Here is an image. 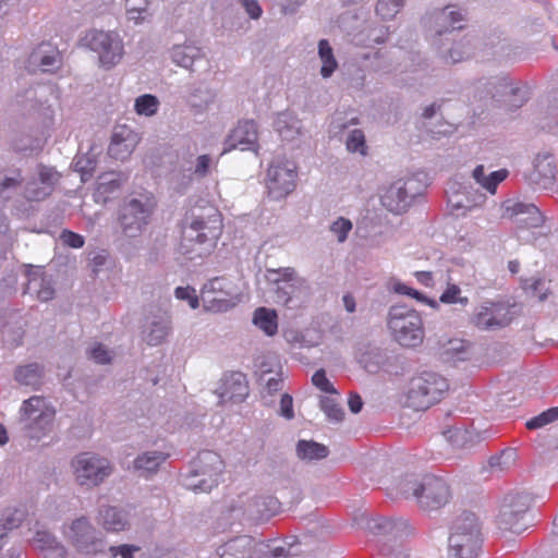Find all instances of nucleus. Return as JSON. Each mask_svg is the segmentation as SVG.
Listing matches in <instances>:
<instances>
[{"label": "nucleus", "mask_w": 558, "mask_h": 558, "mask_svg": "<svg viewBox=\"0 0 558 558\" xmlns=\"http://www.w3.org/2000/svg\"><path fill=\"white\" fill-rule=\"evenodd\" d=\"M39 177L43 182H48V181H50V179L52 177V172L50 169L44 168L40 170Z\"/></svg>", "instance_id": "64"}, {"label": "nucleus", "mask_w": 558, "mask_h": 558, "mask_svg": "<svg viewBox=\"0 0 558 558\" xmlns=\"http://www.w3.org/2000/svg\"><path fill=\"white\" fill-rule=\"evenodd\" d=\"M447 379L433 372H424L411 380L408 405L416 411L426 410L438 402L448 391Z\"/></svg>", "instance_id": "7"}, {"label": "nucleus", "mask_w": 558, "mask_h": 558, "mask_svg": "<svg viewBox=\"0 0 558 558\" xmlns=\"http://www.w3.org/2000/svg\"><path fill=\"white\" fill-rule=\"evenodd\" d=\"M231 148L241 150H254L258 148V130L253 120H245L238 123L229 136Z\"/></svg>", "instance_id": "17"}, {"label": "nucleus", "mask_w": 558, "mask_h": 558, "mask_svg": "<svg viewBox=\"0 0 558 558\" xmlns=\"http://www.w3.org/2000/svg\"><path fill=\"white\" fill-rule=\"evenodd\" d=\"M24 518V512L20 509H5L0 513V549L2 541L7 536L8 531L17 527Z\"/></svg>", "instance_id": "29"}, {"label": "nucleus", "mask_w": 558, "mask_h": 558, "mask_svg": "<svg viewBox=\"0 0 558 558\" xmlns=\"http://www.w3.org/2000/svg\"><path fill=\"white\" fill-rule=\"evenodd\" d=\"M461 289L457 284H448L446 290L440 295L439 300L445 304H454L459 303L465 306L469 303V299L466 296H460Z\"/></svg>", "instance_id": "38"}, {"label": "nucleus", "mask_w": 558, "mask_h": 558, "mask_svg": "<svg viewBox=\"0 0 558 558\" xmlns=\"http://www.w3.org/2000/svg\"><path fill=\"white\" fill-rule=\"evenodd\" d=\"M32 63H38L44 72L51 71L60 62L59 51L50 44H40L29 56Z\"/></svg>", "instance_id": "20"}, {"label": "nucleus", "mask_w": 558, "mask_h": 558, "mask_svg": "<svg viewBox=\"0 0 558 558\" xmlns=\"http://www.w3.org/2000/svg\"><path fill=\"white\" fill-rule=\"evenodd\" d=\"M399 489L405 498H414L418 507L427 511L442 508L452 497L448 483L435 475L402 480Z\"/></svg>", "instance_id": "2"}, {"label": "nucleus", "mask_w": 558, "mask_h": 558, "mask_svg": "<svg viewBox=\"0 0 558 558\" xmlns=\"http://www.w3.org/2000/svg\"><path fill=\"white\" fill-rule=\"evenodd\" d=\"M343 304L349 313H353L355 311V300L351 294H345L343 296Z\"/></svg>", "instance_id": "59"}, {"label": "nucleus", "mask_w": 558, "mask_h": 558, "mask_svg": "<svg viewBox=\"0 0 558 558\" xmlns=\"http://www.w3.org/2000/svg\"><path fill=\"white\" fill-rule=\"evenodd\" d=\"M499 86L502 87L504 89L509 88V96L511 98H513V99L507 100V108L509 110L520 108L524 104L525 97L522 94L520 88L509 87L506 78L500 81Z\"/></svg>", "instance_id": "42"}, {"label": "nucleus", "mask_w": 558, "mask_h": 558, "mask_svg": "<svg viewBox=\"0 0 558 558\" xmlns=\"http://www.w3.org/2000/svg\"><path fill=\"white\" fill-rule=\"evenodd\" d=\"M352 230V222L343 217H339L331 226L330 231L337 236L338 242L342 243L347 240L349 232Z\"/></svg>", "instance_id": "40"}, {"label": "nucleus", "mask_w": 558, "mask_h": 558, "mask_svg": "<svg viewBox=\"0 0 558 558\" xmlns=\"http://www.w3.org/2000/svg\"><path fill=\"white\" fill-rule=\"evenodd\" d=\"M167 454L158 451L146 452L136 458V460L134 461V466L136 470L154 473L158 470V468L167 459Z\"/></svg>", "instance_id": "30"}, {"label": "nucleus", "mask_w": 558, "mask_h": 558, "mask_svg": "<svg viewBox=\"0 0 558 558\" xmlns=\"http://www.w3.org/2000/svg\"><path fill=\"white\" fill-rule=\"evenodd\" d=\"M159 100L156 96L145 94L136 98L134 109L140 116L151 117L157 113Z\"/></svg>", "instance_id": "32"}, {"label": "nucleus", "mask_w": 558, "mask_h": 558, "mask_svg": "<svg viewBox=\"0 0 558 558\" xmlns=\"http://www.w3.org/2000/svg\"><path fill=\"white\" fill-rule=\"evenodd\" d=\"M172 58L175 63L186 69H192L195 62L203 60L197 47L186 45L174 47Z\"/></svg>", "instance_id": "24"}, {"label": "nucleus", "mask_w": 558, "mask_h": 558, "mask_svg": "<svg viewBox=\"0 0 558 558\" xmlns=\"http://www.w3.org/2000/svg\"><path fill=\"white\" fill-rule=\"evenodd\" d=\"M514 461V452L512 450H504L498 456H493L489 459V465L497 471H504Z\"/></svg>", "instance_id": "41"}, {"label": "nucleus", "mask_w": 558, "mask_h": 558, "mask_svg": "<svg viewBox=\"0 0 558 558\" xmlns=\"http://www.w3.org/2000/svg\"><path fill=\"white\" fill-rule=\"evenodd\" d=\"M556 165L551 155L537 156L533 170L529 174L530 181L541 189H551L555 183Z\"/></svg>", "instance_id": "18"}, {"label": "nucleus", "mask_w": 558, "mask_h": 558, "mask_svg": "<svg viewBox=\"0 0 558 558\" xmlns=\"http://www.w3.org/2000/svg\"><path fill=\"white\" fill-rule=\"evenodd\" d=\"M174 294L177 299L187 301L190 306L194 310L199 306V299L196 295L195 289L192 287H178Z\"/></svg>", "instance_id": "45"}, {"label": "nucleus", "mask_w": 558, "mask_h": 558, "mask_svg": "<svg viewBox=\"0 0 558 558\" xmlns=\"http://www.w3.org/2000/svg\"><path fill=\"white\" fill-rule=\"evenodd\" d=\"M136 138L133 131L126 126L116 129L108 147V155L117 160L126 159L135 148Z\"/></svg>", "instance_id": "19"}, {"label": "nucleus", "mask_w": 558, "mask_h": 558, "mask_svg": "<svg viewBox=\"0 0 558 558\" xmlns=\"http://www.w3.org/2000/svg\"><path fill=\"white\" fill-rule=\"evenodd\" d=\"M90 359L96 363L106 364L111 361L110 352L101 343L96 344L90 351Z\"/></svg>", "instance_id": "48"}, {"label": "nucleus", "mask_w": 558, "mask_h": 558, "mask_svg": "<svg viewBox=\"0 0 558 558\" xmlns=\"http://www.w3.org/2000/svg\"><path fill=\"white\" fill-rule=\"evenodd\" d=\"M387 326L392 339L401 347L416 348L424 341L425 330L421 315L405 305L390 308Z\"/></svg>", "instance_id": "3"}, {"label": "nucleus", "mask_w": 558, "mask_h": 558, "mask_svg": "<svg viewBox=\"0 0 558 558\" xmlns=\"http://www.w3.org/2000/svg\"><path fill=\"white\" fill-rule=\"evenodd\" d=\"M483 543L482 522L472 511H462L451 522L448 553L452 558H476Z\"/></svg>", "instance_id": "1"}, {"label": "nucleus", "mask_w": 558, "mask_h": 558, "mask_svg": "<svg viewBox=\"0 0 558 558\" xmlns=\"http://www.w3.org/2000/svg\"><path fill=\"white\" fill-rule=\"evenodd\" d=\"M155 198L151 194H140L125 202L119 211V223L124 235L137 236L149 223L154 209Z\"/></svg>", "instance_id": "8"}, {"label": "nucleus", "mask_w": 558, "mask_h": 558, "mask_svg": "<svg viewBox=\"0 0 558 558\" xmlns=\"http://www.w3.org/2000/svg\"><path fill=\"white\" fill-rule=\"evenodd\" d=\"M56 411L46 399L33 396L25 400L20 410V420L29 439L40 440L53 427Z\"/></svg>", "instance_id": "6"}, {"label": "nucleus", "mask_w": 558, "mask_h": 558, "mask_svg": "<svg viewBox=\"0 0 558 558\" xmlns=\"http://www.w3.org/2000/svg\"><path fill=\"white\" fill-rule=\"evenodd\" d=\"M120 184L118 181L112 180L109 183H101L98 187L99 191H102L104 193L111 192L114 189H119Z\"/></svg>", "instance_id": "60"}, {"label": "nucleus", "mask_w": 558, "mask_h": 558, "mask_svg": "<svg viewBox=\"0 0 558 558\" xmlns=\"http://www.w3.org/2000/svg\"><path fill=\"white\" fill-rule=\"evenodd\" d=\"M83 45L98 53L99 63L106 69L118 64L124 53L123 43L114 32L90 29L82 38Z\"/></svg>", "instance_id": "10"}, {"label": "nucleus", "mask_w": 558, "mask_h": 558, "mask_svg": "<svg viewBox=\"0 0 558 558\" xmlns=\"http://www.w3.org/2000/svg\"><path fill=\"white\" fill-rule=\"evenodd\" d=\"M395 291L400 293V294H404V295H409V296H412L413 299H416L418 301H423L424 300V296L416 290L405 286V284H402V283H398L396 284L395 287Z\"/></svg>", "instance_id": "55"}, {"label": "nucleus", "mask_w": 558, "mask_h": 558, "mask_svg": "<svg viewBox=\"0 0 558 558\" xmlns=\"http://www.w3.org/2000/svg\"><path fill=\"white\" fill-rule=\"evenodd\" d=\"M298 172L293 163L271 165L267 171V189L269 195L280 199L294 191Z\"/></svg>", "instance_id": "14"}, {"label": "nucleus", "mask_w": 558, "mask_h": 558, "mask_svg": "<svg viewBox=\"0 0 558 558\" xmlns=\"http://www.w3.org/2000/svg\"><path fill=\"white\" fill-rule=\"evenodd\" d=\"M280 414L287 420H291L294 416L293 412V399L290 395L284 393L280 399Z\"/></svg>", "instance_id": "49"}, {"label": "nucleus", "mask_w": 558, "mask_h": 558, "mask_svg": "<svg viewBox=\"0 0 558 558\" xmlns=\"http://www.w3.org/2000/svg\"><path fill=\"white\" fill-rule=\"evenodd\" d=\"M100 523L107 531L120 532L128 525L126 515L114 507H105L99 512Z\"/></svg>", "instance_id": "23"}, {"label": "nucleus", "mask_w": 558, "mask_h": 558, "mask_svg": "<svg viewBox=\"0 0 558 558\" xmlns=\"http://www.w3.org/2000/svg\"><path fill=\"white\" fill-rule=\"evenodd\" d=\"M73 473L81 486L99 485L111 473L109 461L96 454L83 452L72 461Z\"/></svg>", "instance_id": "11"}, {"label": "nucleus", "mask_w": 558, "mask_h": 558, "mask_svg": "<svg viewBox=\"0 0 558 558\" xmlns=\"http://www.w3.org/2000/svg\"><path fill=\"white\" fill-rule=\"evenodd\" d=\"M109 550L113 557L121 555L122 558H133V553L140 550V547L134 545H121L118 547L111 546Z\"/></svg>", "instance_id": "51"}, {"label": "nucleus", "mask_w": 558, "mask_h": 558, "mask_svg": "<svg viewBox=\"0 0 558 558\" xmlns=\"http://www.w3.org/2000/svg\"><path fill=\"white\" fill-rule=\"evenodd\" d=\"M444 11L447 14L448 23L453 29L463 28V26L460 24L465 20L466 15L463 9L457 5H447Z\"/></svg>", "instance_id": "43"}, {"label": "nucleus", "mask_w": 558, "mask_h": 558, "mask_svg": "<svg viewBox=\"0 0 558 558\" xmlns=\"http://www.w3.org/2000/svg\"><path fill=\"white\" fill-rule=\"evenodd\" d=\"M403 5V0H378L376 13L384 20L392 19Z\"/></svg>", "instance_id": "34"}, {"label": "nucleus", "mask_w": 558, "mask_h": 558, "mask_svg": "<svg viewBox=\"0 0 558 558\" xmlns=\"http://www.w3.org/2000/svg\"><path fill=\"white\" fill-rule=\"evenodd\" d=\"M242 4L252 19H258L262 15V8L256 0H242Z\"/></svg>", "instance_id": "53"}, {"label": "nucleus", "mask_w": 558, "mask_h": 558, "mask_svg": "<svg viewBox=\"0 0 558 558\" xmlns=\"http://www.w3.org/2000/svg\"><path fill=\"white\" fill-rule=\"evenodd\" d=\"M168 332L169 328L167 325L161 323L154 324L151 330L146 337L147 343L150 345H157L161 343L168 336Z\"/></svg>", "instance_id": "44"}, {"label": "nucleus", "mask_w": 558, "mask_h": 558, "mask_svg": "<svg viewBox=\"0 0 558 558\" xmlns=\"http://www.w3.org/2000/svg\"><path fill=\"white\" fill-rule=\"evenodd\" d=\"M348 404L352 413H359L363 407L361 396L357 393H350Z\"/></svg>", "instance_id": "56"}, {"label": "nucleus", "mask_w": 558, "mask_h": 558, "mask_svg": "<svg viewBox=\"0 0 558 558\" xmlns=\"http://www.w3.org/2000/svg\"><path fill=\"white\" fill-rule=\"evenodd\" d=\"M65 536L78 553L95 555L104 550V541L96 536L95 529L84 517L72 522Z\"/></svg>", "instance_id": "12"}, {"label": "nucleus", "mask_w": 558, "mask_h": 558, "mask_svg": "<svg viewBox=\"0 0 558 558\" xmlns=\"http://www.w3.org/2000/svg\"><path fill=\"white\" fill-rule=\"evenodd\" d=\"M438 107L435 105V104H432L429 106H427L424 111H423V117L425 119H429L432 117H434V114L436 113Z\"/></svg>", "instance_id": "63"}, {"label": "nucleus", "mask_w": 558, "mask_h": 558, "mask_svg": "<svg viewBox=\"0 0 558 558\" xmlns=\"http://www.w3.org/2000/svg\"><path fill=\"white\" fill-rule=\"evenodd\" d=\"M60 239L62 240L63 244L73 248H81L85 243L83 235L71 230H63L60 234Z\"/></svg>", "instance_id": "46"}, {"label": "nucleus", "mask_w": 558, "mask_h": 558, "mask_svg": "<svg viewBox=\"0 0 558 558\" xmlns=\"http://www.w3.org/2000/svg\"><path fill=\"white\" fill-rule=\"evenodd\" d=\"M43 375V369L37 363L20 366L15 371V379L27 386L38 385Z\"/></svg>", "instance_id": "31"}, {"label": "nucleus", "mask_w": 558, "mask_h": 558, "mask_svg": "<svg viewBox=\"0 0 558 558\" xmlns=\"http://www.w3.org/2000/svg\"><path fill=\"white\" fill-rule=\"evenodd\" d=\"M222 231V216L209 203L196 205L191 210L190 223L183 230V238L197 244L216 241Z\"/></svg>", "instance_id": "4"}, {"label": "nucleus", "mask_w": 558, "mask_h": 558, "mask_svg": "<svg viewBox=\"0 0 558 558\" xmlns=\"http://www.w3.org/2000/svg\"><path fill=\"white\" fill-rule=\"evenodd\" d=\"M312 383L324 392H336L324 369H318L314 373Z\"/></svg>", "instance_id": "47"}, {"label": "nucleus", "mask_w": 558, "mask_h": 558, "mask_svg": "<svg viewBox=\"0 0 558 558\" xmlns=\"http://www.w3.org/2000/svg\"><path fill=\"white\" fill-rule=\"evenodd\" d=\"M381 204L390 211L400 214L408 206V194L402 186H390L381 196Z\"/></svg>", "instance_id": "22"}, {"label": "nucleus", "mask_w": 558, "mask_h": 558, "mask_svg": "<svg viewBox=\"0 0 558 558\" xmlns=\"http://www.w3.org/2000/svg\"><path fill=\"white\" fill-rule=\"evenodd\" d=\"M347 148L351 153H360L366 155L367 146L365 143V135L361 130H353L347 140Z\"/></svg>", "instance_id": "35"}, {"label": "nucleus", "mask_w": 558, "mask_h": 558, "mask_svg": "<svg viewBox=\"0 0 558 558\" xmlns=\"http://www.w3.org/2000/svg\"><path fill=\"white\" fill-rule=\"evenodd\" d=\"M529 507V498L523 494L511 493L504 496L496 515L498 529L517 534L525 531L527 527L525 515Z\"/></svg>", "instance_id": "9"}, {"label": "nucleus", "mask_w": 558, "mask_h": 558, "mask_svg": "<svg viewBox=\"0 0 558 558\" xmlns=\"http://www.w3.org/2000/svg\"><path fill=\"white\" fill-rule=\"evenodd\" d=\"M469 54L470 48L462 43L456 45L449 51V58L452 63L462 61L465 58V56L468 57Z\"/></svg>", "instance_id": "50"}, {"label": "nucleus", "mask_w": 558, "mask_h": 558, "mask_svg": "<svg viewBox=\"0 0 558 558\" xmlns=\"http://www.w3.org/2000/svg\"><path fill=\"white\" fill-rule=\"evenodd\" d=\"M484 166H477L472 173L473 179L480 184L484 190L489 192L490 194H495L497 191V186L507 179L508 170L500 169L497 171H493L488 175H485Z\"/></svg>", "instance_id": "21"}, {"label": "nucleus", "mask_w": 558, "mask_h": 558, "mask_svg": "<svg viewBox=\"0 0 558 558\" xmlns=\"http://www.w3.org/2000/svg\"><path fill=\"white\" fill-rule=\"evenodd\" d=\"M193 465L195 475L207 476L199 481L197 488L205 492L218 485L223 471V461L218 453L210 450L202 451L197 454Z\"/></svg>", "instance_id": "15"}, {"label": "nucleus", "mask_w": 558, "mask_h": 558, "mask_svg": "<svg viewBox=\"0 0 558 558\" xmlns=\"http://www.w3.org/2000/svg\"><path fill=\"white\" fill-rule=\"evenodd\" d=\"M318 56L322 61L320 74L324 78L330 77L338 68L332 48L327 39L318 41Z\"/></svg>", "instance_id": "25"}, {"label": "nucleus", "mask_w": 558, "mask_h": 558, "mask_svg": "<svg viewBox=\"0 0 558 558\" xmlns=\"http://www.w3.org/2000/svg\"><path fill=\"white\" fill-rule=\"evenodd\" d=\"M299 458L303 460H319L328 456V448L313 440H300L296 446Z\"/></svg>", "instance_id": "28"}, {"label": "nucleus", "mask_w": 558, "mask_h": 558, "mask_svg": "<svg viewBox=\"0 0 558 558\" xmlns=\"http://www.w3.org/2000/svg\"><path fill=\"white\" fill-rule=\"evenodd\" d=\"M320 408L330 421L339 423L344 417V412L342 408L333 399H322Z\"/></svg>", "instance_id": "37"}, {"label": "nucleus", "mask_w": 558, "mask_h": 558, "mask_svg": "<svg viewBox=\"0 0 558 558\" xmlns=\"http://www.w3.org/2000/svg\"><path fill=\"white\" fill-rule=\"evenodd\" d=\"M471 322L483 330L504 328L512 322L511 306L501 302H485L476 308Z\"/></svg>", "instance_id": "13"}, {"label": "nucleus", "mask_w": 558, "mask_h": 558, "mask_svg": "<svg viewBox=\"0 0 558 558\" xmlns=\"http://www.w3.org/2000/svg\"><path fill=\"white\" fill-rule=\"evenodd\" d=\"M505 216L513 219L520 228H539L545 222L541 210L531 203L511 202L505 207Z\"/></svg>", "instance_id": "16"}, {"label": "nucleus", "mask_w": 558, "mask_h": 558, "mask_svg": "<svg viewBox=\"0 0 558 558\" xmlns=\"http://www.w3.org/2000/svg\"><path fill=\"white\" fill-rule=\"evenodd\" d=\"M148 1L147 0H125V10L130 20L135 23L144 20L142 14L146 12Z\"/></svg>", "instance_id": "39"}, {"label": "nucleus", "mask_w": 558, "mask_h": 558, "mask_svg": "<svg viewBox=\"0 0 558 558\" xmlns=\"http://www.w3.org/2000/svg\"><path fill=\"white\" fill-rule=\"evenodd\" d=\"M281 383H282V380L278 379V378L268 379L267 388H268L269 392L279 390L281 387Z\"/></svg>", "instance_id": "62"}, {"label": "nucleus", "mask_w": 558, "mask_h": 558, "mask_svg": "<svg viewBox=\"0 0 558 558\" xmlns=\"http://www.w3.org/2000/svg\"><path fill=\"white\" fill-rule=\"evenodd\" d=\"M210 157L208 155H202L197 158L195 166V174L198 177H205L208 173L210 167Z\"/></svg>", "instance_id": "52"}, {"label": "nucleus", "mask_w": 558, "mask_h": 558, "mask_svg": "<svg viewBox=\"0 0 558 558\" xmlns=\"http://www.w3.org/2000/svg\"><path fill=\"white\" fill-rule=\"evenodd\" d=\"M21 183L20 180L14 178H5L3 181L0 182V191H3L11 186H16Z\"/></svg>", "instance_id": "61"}, {"label": "nucleus", "mask_w": 558, "mask_h": 558, "mask_svg": "<svg viewBox=\"0 0 558 558\" xmlns=\"http://www.w3.org/2000/svg\"><path fill=\"white\" fill-rule=\"evenodd\" d=\"M233 377H236L234 379V385L236 386V393L231 392L229 395L230 399H233L235 396L238 397H245L247 395V386L244 380V376L242 374L233 375Z\"/></svg>", "instance_id": "54"}, {"label": "nucleus", "mask_w": 558, "mask_h": 558, "mask_svg": "<svg viewBox=\"0 0 558 558\" xmlns=\"http://www.w3.org/2000/svg\"><path fill=\"white\" fill-rule=\"evenodd\" d=\"M277 314L274 310L258 307L254 313L253 322L267 336H274L278 330Z\"/></svg>", "instance_id": "26"}, {"label": "nucleus", "mask_w": 558, "mask_h": 558, "mask_svg": "<svg viewBox=\"0 0 558 558\" xmlns=\"http://www.w3.org/2000/svg\"><path fill=\"white\" fill-rule=\"evenodd\" d=\"M27 289L29 291H35L40 301H49L54 295V289L52 288L51 282L38 272L29 275Z\"/></svg>", "instance_id": "27"}, {"label": "nucleus", "mask_w": 558, "mask_h": 558, "mask_svg": "<svg viewBox=\"0 0 558 558\" xmlns=\"http://www.w3.org/2000/svg\"><path fill=\"white\" fill-rule=\"evenodd\" d=\"M416 280L424 284L425 287L433 286V274L430 271H416L415 272Z\"/></svg>", "instance_id": "57"}, {"label": "nucleus", "mask_w": 558, "mask_h": 558, "mask_svg": "<svg viewBox=\"0 0 558 558\" xmlns=\"http://www.w3.org/2000/svg\"><path fill=\"white\" fill-rule=\"evenodd\" d=\"M271 558H289L291 554L284 546H276L270 551Z\"/></svg>", "instance_id": "58"}, {"label": "nucleus", "mask_w": 558, "mask_h": 558, "mask_svg": "<svg viewBox=\"0 0 558 558\" xmlns=\"http://www.w3.org/2000/svg\"><path fill=\"white\" fill-rule=\"evenodd\" d=\"M558 420V407L551 408L539 415L529 420L526 422V428L529 429H536L541 428L554 421Z\"/></svg>", "instance_id": "36"}, {"label": "nucleus", "mask_w": 558, "mask_h": 558, "mask_svg": "<svg viewBox=\"0 0 558 558\" xmlns=\"http://www.w3.org/2000/svg\"><path fill=\"white\" fill-rule=\"evenodd\" d=\"M33 545L41 551L50 549L60 550L61 553L64 551L63 546L47 531H37L33 538Z\"/></svg>", "instance_id": "33"}, {"label": "nucleus", "mask_w": 558, "mask_h": 558, "mask_svg": "<svg viewBox=\"0 0 558 558\" xmlns=\"http://www.w3.org/2000/svg\"><path fill=\"white\" fill-rule=\"evenodd\" d=\"M242 290L239 280L221 276L210 279L201 291V300L206 311L227 312L240 303Z\"/></svg>", "instance_id": "5"}]
</instances>
